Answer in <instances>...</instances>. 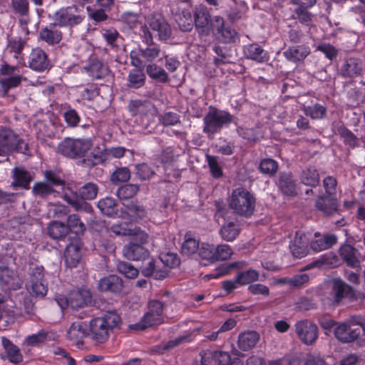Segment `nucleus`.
I'll return each instance as SVG.
<instances>
[{"instance_id":"1","label":"nucleus","mask_w":365,"mask_h":365,"mask_svg":"<svg viewBox=\"0 0 365 365\" xmlns=\"http://www.w3.org/2000/svg\"><path fill=\"white\" fill-rule=\"evenodd\" d=\"M122 319L116 310L107 311L101 317L90 321L89 331L91 339L97 343H105L113 330L120 328Z\"/></svg>"},{"instance_id":"2","label":"nucleus","mask_w":365,"mask_h":365,"mask_svg":"<svg viewBox=\"0 0 365 365\" xmlns=\"http://www.w3.org/2000/svg\"><path fill=\"white\" fill-rule=\"evenodd\" d=\"M202 132L208 138L219 133L223 128H227L233 123L234 116L227 110L210 106L203 119Z\"/></svg>"},{"instance_id":"3","label":"nucleus","mask_w":365,"mask_h":365,"mask_svg":"<svg viewBox=\"0 0 365 365\" xmlns=\"http://www.w3.org/2000/svg\"><path fill=\"white\" fill-rule=\"evenodd\" d=\"M29 144L19 134L7 128L0 129V156L8 157L13 153L26 154L29 151Z\"/></svg>"},{"instance_id":"4","label":"nucleus","mask_w":365,"mask_h":365,"mask_svg":"<svg viewBox=\"0 0 365 365\" xmlns=\"http://www.w3.org/2000/svg\"><path fill=\"white\" fill-rule=\"evenodd\" d=\"M164 304L158 299H151L148 302V311L141 317L139 322L129 325V329L143 331L148 327L163 323Z\"/></svg>"},{"instance_id":"5","label":"nucleus","mask_w":365,"mask_h":365,"mask_svg":"<svg viewBox=\"0 0 365 365\" xmlns=\"http://www.w3.org/2000/svg\"><path fill=\"white\" fill-rule=\"evenodd\" d=\"M230 207L236 214L250 217L255 210V198L245 188L239 187L232 192Z\"/></svg>"},{"instance_id":"6","label":"nucleus","mask_w":365,"mask_h":365,"mask_svg":"<svg viewBox=\"0 0 365 365\" xmlns=\"http://www.w3.org/2000/svg\"><path fill=\"white\" fill-rule=\"evenodd\" d=\"M91 146L92 142L89 139L66 138L59 143L58 149L65 157L78 159L83 158Z\"/></svg>"},{"instance_id":"7","label":"nucleus","mask_w":365,"mask_h":365,"mask_svg":"<svg viewBox=\"0 0 365 365\" xmlns=\"http://www.w3.org/2000/svg\"><path fill=\"white\" fill-rule=\"evenodd\" d=\"M86 16L82 9L72 5L63 7L56 11L53 15V21L60 27L72 28L81 24Z\"/></svg>"},{"instance_id":"8","label":"nucleus","mask_w":365,"mask_h":365,"mask_svg":"<svg viewBox=\"0 0 365 365\" xmlns=\"http://www.w3.org/2000/svg\"><path fill=\"white\" fill-rule=\"evenodd\" d=\"M75 73L84 71L92 80H102L108 76L110 68L101 58L95 54L91 55L85 66L81 68L78 66L71 67Z\"/></svg>"},{"instance_id":"9","label":"nucleus","mask_w":365,"mask_h":365,"mask_svg":"<svg viewBox=\"0 0 365 365\" xmlns=\"http://www.w3.org/2000/svg\"><path fill=\"white\" fill-rule=\"evenodd\" d=\"M146 47L139 46L137 51L130 53L131 64L135 67H143V61L153 62L160 54V46L155 43L146 44Z\"/></svg>"},{"instance_id":"10","label":"nucleus","mask_w":365,"mask_h":365,"mask_svg":"<svg viewBox=\"0 0 365 365\" xmlns=\"http://www.w3.org/2000/svg\"><path fill=\"white\" fill-rule=\"evenodd\" d=\"M331 294L336 304L343 300L352 302L356 299L355 289L339 277L331 280Z\"/></svg>"},{"instance_id":"11","label":"nucleus","mask_w":365,"mask_h":365,"mask_svg":"<svg viewBox=\"0 0 365 365\" xmlns=\"http://www.w3.org/2000/svg\"><path fill=\"white\" fill-rule=\"evenodd\" d=\"M295 331L301 341L307 345L313 344L318 338L317 326L308 319L297 322Z\"/></svg>"},{"instance_id":"12","label":"nucleus","mask_w":365,"mask_h":365,"mask_svg":"<svg viewBox=\"0 0 365 365\" xmlns=\"http://www.w3.org/2000/svg\"><path fill=\"white\" fill-rule=\"evenodd\" d=\"M193 17L195 29L199 35H208L210 30H215V25L211 23V16L206 6L200 5L196 7Z\"/></svg>"},{"instance_id":"13","label":"nucleus","mask_w":365,"mask_h":365,"mask_svg":"<svg viewBox=\"0 0 365 365\" xmlns=\"http://www.w3.org/2000/svg\"><path fill=\"white\" fill-rule=\"evenodd\" d=\"M30 282L32 292L36 297H43L48 292L46 281L44 278L43 266H35L30 268Z\"/></svg>"},{"instance_id":"14","label":"nucleus","mask_w":365,"mask_h":365,"mask_svg":"<svg viewBox=\"0 0 365 365\" xmlns=\"http://www.w3.org/2000/svg\"><path fill=\"white\" fill-rule=\"evenodd\" d=\"M98 288L102 292L120 295L124 289V282L116 274H108L98 281Z\"/></svg>"},{"instance_id":"15","label":"nucleus","mask_w":365,"mask_h":365,"mask_svg":"<svg viewBox=\"0 0 365 365\" xmlns=\"http://www.w3.org/2000/svg\"><path fill=\"white\" fill-rule=\"evenodd\" d=\"M89 334L88 325L86 322L78 321L71 324L67 331V338L78 349L83 346V340Z\"/></svg>"},{"instance_id":"16","label":"nucleus","mask_w":365,"mask_h":365,"mask_svg":"<svg viewBox=\"0 0 365 365\" xmlns=\"http://www.w3.org/2000/svg\"><path fill=\"white\" fill-rule=\"evenodd\" d=\"M29 67L37 72H43L50 67L46 53L41 48H33L28 58Z\"/></svg>"},{"instance_id":"17","label":"nucleus","mask_w":365,"mask_h":365,"mask_svg":"<svg viewBox=\"0 0 365 365\" xmlns=\"http://www.w3.org/2000/svg\"><path fill=\"white\" fill-rule=\"evenodd\" d=\"M309 240L302 231H297L294 237L289 243V249L296 258H302L309 253Z\"/></svg>"},{"instance_id":"18","label":"nucleus","mask_w":365,"mask_h":365,"mask_svg":"<svg viewBox=\"0 0 365 365\" xmlns=\"http://www.w3.org/2000/svg\"><path fill=\"white\" fill-rule=\"evenodd\" d=\"M147 23L153 31L158 32L160 40H167L170 37V26L160 14H151L148 17Z\"/></svg>"},{"instance_id":"19","label":"nucleus","mask_w":365,"mask_h":365,"mask_svg":"<svg viewBox=\"0 0 365 365\" xmlns=\"http://www.w3.org/2000/svg\"><path fill=\"white\" fill-rule=\"evenodd\" d=\"M279 191L285 196L295 197L297 195V181L292 173H280L277 182Z\"/></svg>"},{"instance_id":"20","label":"nucleus","mask_w":365,"mask_h":365,"mask_svg":"<svg viewBox=\"0 0 365 365\" xmlns=\"http://www.w3.org/2000/svg\"><path fill=\"white\" fill-rule=\"evenodd\" d=\"M334 336L343 343H349L355 341L361 334V327L351 329L347 322L337 324L334 329Z\"/></svg>"},{"instance_id":"21","label":"nucleus","mask_w":365,"mask_h":365,"mask_svg":"<svg viewBox=\"0 0 365 365\" xmlns=\"http://www.w3.org/2000/svg\"><path fill=\"white\" fill-rule=\"evenodd\" d=\"M316 208L326 216L339 213L337 199L334 196L321 195L315 201Z\"/></svg>"},{"instance_id":"22","label":"nucleus","mask_w":365,"mask_h":365,"mask_svg":"<svg viewBox=\"0 0 365 365\" xmlns=\"http://www.w3.org/2000/svg\"><path fill=\"white\" fill-rule=\"evenodd\" d=\"M339 255L348 267L354 269L361 268V262L358 257V250L354 246L344 243L339 249Z\"/></svg>"},{"instance_id":"23","label":"nucleus","mask_w":365,"mask_h":365,"mask_svg":"<svg viewBox=\"0 0 365 365\" xmlns=\"http://www.w3.org/2000/svg\"><path fill=\"white\" fill-rule=\"evenodd\" d=\"M202 365H229L230 355L227 352L207 351L200 354Z\"/></svg>"},{"instance_id":"24","label":"nucleus","mask_w":365,"mask_h":365,"mask_svg":"<svg viewBox=\"0 0 365 365\" xmlns=\"http://www.w3.org/2000/svg\"><path fill=\"white\" fill-rule=\"evenodd\" d=\"M123 255L129 260H145L149 257L150 252L144 246L135 242H130L123 250Z\"/></svg>"},{"instance_id":"25","label":"nucleus","mask_w":365,"mask_h":365,"mask_svg":"<svg viewBox=\"0 0 365 365\" xmlns=\"http://www.w3.org/2000/svg\"><path fill=\"white\" fill-rule=\"evenodd\" d=\"M57 26L58 25L54 21L42 28L39 31V38L48 45L58 44L62 39L63 34L57 29Z\"/></svg>"},{"instance_id":"26","label":"nucleus","mask_w":365,"mask_h":365,"mask_svg":"<svg viewBox=\"0 0 365 365\" xmlns=\"http://www.w3.org/2000/svg\"><path fill=\"white\" fill-rule=\"evenodd\" d=\"M70 307L72 309L83 308L91 301V292L86 289L73 290L68 293Z\"/></svg>"},{"instance_id":"27","label":"nucleus","mask_w":365,"mask_h":365,"mask_svg":"<svg viewBox=\"0 0 365 365\" xmlns=\"http://www.w3.org/2000/svg\"><path fill=\"white\" fill-rule=\"evenodd\" d=\"M128 109L132 115L146 116L156 111L154 104L149 100L130 101Z\"/></svg>"},{"instance_id":"28","label":"nucleus","mask_w":365,"mask_h":365,"mask_svg":"<svg viewBox=\"0 0 365 365\" xmlns=\"http://www.w3.org/2000/svg\"><path fill=\"white\" fill-rule=\"evenodd\" d=\"M316 239L309 242L311 249L319 252L331 248L337 242V237L334 234H327L321 236L319 232L314 234Z\"/></svg>"},{"instance_id":"29","label":"nucleus","mask_w":365,"mask_h":365,"mask_svg":"<svg viewBox=\"0 0 365 365\" xmlns=\"http://www.w3.org/2000/svg\"><path fill=\"white\" fill-rule=\"evenodd\" d=\"M362 63L356 58H346L340 68V74L344 78H353L361 75Z\"/></svg>"},{"instance_id":"30","label":"nucleus","mask_w":365,"mask_h":365,"mask_svg":"<svg viewBox=\"0 0 365 365\" xmlns=\"http://www.w3.org/2000/svg\"><path fill=\"white\" fill-rule=\"evenodd\" d=\"M246 58L257 63H264L269 59V55L259 44L257 43L247 45L244 48Z\"/></svg>"},{"instance_id":"31","label":"nucleus","mask_w":365,"mask_h":365,"mask_svg":"<svg viewBox=\"0 0 365 365\" xmlns=\"http://www.w3.org/2000/svg\"><path fill=\"white\" fill-rule=\"evenodd\" d=\"M1 344L9 362L19 364L24 360L20 349L6 336L1 337Z\"/></svg>"},{"instance_id":"32","label":"nucleus","mask_w":365,"mask_h":365,"mask_svg":"<svg viewBox=\"0 0 365 365\" xmlns=\"http://www.w3.org/2000/svg\"><path fill=\"white\" fill-rule=\"evenodd\" d=\"M216 23L217 25L215 26L217 28L215 34L217 38L225 43L234 42L237 32L229 26H226L222 18L217 17Z\"/></svg>"},{"instance_id":"33","label":"nucleus","mask_w":365,"mask_h":365,"mask_svg":"<svg viewBox=\"0 0 365 365\" xmlns=\"http://www.w3.org/2000/svg\"><path fill=\"white\" fill-rule=\"evenodd\" d=\"M13 174L12 187H19L25 190L30 188V183L33 180V176L30 172L23 168L16 167L13 170Z\"/></svg>"},{"instance_id":"34","label":"nucleus","mask_w":365,"mask_h":365,"mask_svg":"<svg viewBox=\"0 0 365 365\" xmlns=\"http://www.w3.org/2000/svg\"><path fill=\"white\" fill-rule=\"evenodd\" d=\"M51 332L42 329L36 334L25 337L23 344L30 347H41L48 341L53 340Z\"/></svg>"},{"instance_id":"35","label":"nucleus","mask_w":365,"mask_h":365,"mask_svg":"<svg viewBox=\"0 0 365 365\" xmlns=\"http://www.w3.org/2000/svg\"><path fill=\"white\" fill-rule=\"evenodd\" d=\"M64 257L66 265L68 267L74 268L78 265L81 258V247L77 242L75 243L71 242L66 246Z\"/></svg>"},{"instance_id":"36","label":"nucleus","mask_w":365,"mask_h":365,"mask_svg":"<svg viewBox=\"0 0 365 365\" xmlns=\"http://www.w3.org/2000/svg\"><path fill=\"white\" fill-rule=\"evenodd\" d=\"M310 53V48L309 46L304 45H298L290 46L285 51L283 55L285 58L289 61L297 63L302 61Z\"/></svg>"},{"instance_id":"37","label":"nucleus","mask_w":365,"mask_h":365,"mask_svg":"<svg viewBox=\"0 0 365 365\" xmlns=\"http://www.w3.org/2000/svg\"><path fill=\"white\" fill-rule=\"evenodd\" d=\"M259 335L257 331H248L240 334L237 340L238 347L247 351L253 349L259 341Z\"/></svg>"},{"instance_id":"38","label":"nucleus","mask_w":365,"mask_h":365,"mask_svg":"<svg viewBox=\"0 0 365 365\" xmlns=\"http://www.w3.org/2000/svg\"><path fill=\"white\" fill-rule=\"evenodd\" d=\"M145 74L141 67H135L129 71L126 85L130 88L138 89L145 85Z\"/></svg>"},{"instance_id":"39","label":"nucleus","mask_w":365,"mask_h":365,"mask_svg":"<svg viewBox=\"0 0 365 365\" xmlns=\"http://www.w3.org/2000/svg\"><path fill=\"white\" fill-rule=\"evenodd\" d=\"M175 20L182 31H190L194 25L193 17L189 9H182L175 14Z\"/></svg>"},{"instance_id":"40","label":"nucleus","mask_w":365,"mask_h":365,"mask_svg":"<svg viewBox=\"0 0 365 365\" xmlns=\"http://www.w3.org/2000/svg\"><path fill=\"white\" fill-rule=\"evenodd\" d=\"M245 262H233L229 264H223L217 267L212 273L207 274L205 277L208 279H217L224 275L227 274L236 268L242 269L244 267Z\"/></svg>"},{"instance_id":"41","label":"nucleus","mask_w":365,"mask_h":365,"mask_svg":"<svg viewBox=\"0 0 365 365\" xmlns=\"http://www.w3.org/2000/svg\"><path fill=\"white\" fill-rule=\"evenodd\" d=\"M299 178L302 183L312 187H316L319 182V173L313 166L304 169L302 171Z\"/></svg>"},{"instance_id":"42","label":"nucleus","mask_w":365,"mask_h":365,"mask_svg":"<svg viewBox=\"0 0 365 365\" xmlns=\"http://www.w3.org/2000/svg\"><path fill=\"white\" fill-rule=\"evenodd\" d=\"M336 130L345 145L352 149L359 146V138L344 125L338 126Z\"/></svg>"},{"instance_id":"43","label":"nucleus","mask_w":365,"mask_h":365,"mask_svg":"<svg viewBox=\"0 0 365 365\" xmlns=\"http://www.w3.org/2000/svg\"><path fill=\"white\" fill-rule=\"evenodd\" d=\"M97 206L102 214L105 215L114 217L118 214V203L113 197H106L101 199L98 202Z\"/></svg>"},{"instance_id":"44","label":"nucleus","mask_w":365,"mask_h":365,"mask_svg":"<svg viewBox=\"0 0 365 365\" xmlns=\"http://www.w3.org/2000/svg\"><path fill=\"white\" fill-rule=\"evenodd\" d=\"M240 229L239 225L234 222H229L224 224L220 230L221 237L227 242L234 241L240 235Z\"/></svg>"},{"instance_id":"45","label":"nucleus","mask_w":365,"mask_h":365,"mask_svg":"<svg viewBox=\"0 0 365 365\" xmlns=\"http://www.w3.org/2000/svg\"><path fill=\"white\" fill-rule=\"evenodd\" d=\"M68 227L63 222L53 221L48 227V235L55 240L63 239L69 233Z\"/></svg>"},{"instance_id":"46","label":"nucleus","mask_w":365,"mask_h":365,"mask_svg":"<svg viewBox=\"0 0 365 365\" xmlns=\"http://www.w3.org/2000/svg\"><path fill=\"white\" fill-rule=\"evenodd\" d=\"M146 73L148 76L160 83H167L169 80L168 75L166 71L160 66L150 63L146 66Z\"/></svg>"},{"instance_id":"47","label":"nucleus","mask_w":365,"mask_h":365,"mask_svg":"<svg viewBox=\"0 0 365 365\" xmlns=\"http://www.w3.org/2000/svg\"><path fill=\"white\" fill-rule=\"evenodd\" d=\"M15 274L12 269L8 267H0V287H8L9 289H15L19 287L14 282Z\"/></svg>"},{"instance_id":"48","label":"nucleus","mask_w":365,"mask_h":365,"mask_svg":"<svg viewBox=\"0 0 365 365\" xmlns=\"http://www.w3.org/2000/svg\"><path fill=\"white\" fill-rule=\"evenodd\" d=\"M307 8L305 6H299L292 14V19L298 20L302 24L309 27L313 23V15L308 11Z\"/></svg>"},{"instance_id":"49","label":"nucleus","mask_w":365,"mask_h":365,"mask_svg":"<svg viewBox=\"0 0 365 365\" xmlns=\"http://www.w3.org/2000/svg\"><path fill=\"white\" fill-rule=\"evenodd\" d=\"M64 109L63 117L67 126L72 128L78 127L81 121V118L78 112L71 108V106H68V107Z\"/></svg>"},{"instance_id":"50","label":"nucleus","mask_w":365,"mask_h":365,"mask_svg":"<svg viewBox=\"0 0 365 365\" xmlns=\"http://www.w3.org/2000/svg\"><path fill=\"white\" fill-rule=\"evenodd\" d=\"M303 111L307 116H309L312 119L319 120L325 117L327 108L322 104L315 103L304 106Z\"/></svg>"},{"instance_id":"51","label":"nucleus","mask_w":365,"mask_h":365,"mask_svg":"<svg viewBox=\"0 0 365 365\" xmlns=\"http://www.w3.org/2000/svg\"><path fill=\"white\" fill-rule=\"evenodd\" d=\"M259 272L253 269L239 272L237 275V282L240 285L251 284L252 282L259 280Z\"/></svg>"},{"instance_id":"52","label":"nucleus","mask_w":365,"mask_h":365,"mask_svg":"<svg viewBox=\"0 0 365 365\" xmlns=\"http://www.w3.org/2000/svg\"><path fill=\"white\" fill-rule=\"evenodd\" d=\"M22 76L21 75H14L7 78H4L0 80V87L4 95L12 89L17 88L22 81Z\"/></svg>"},{"instance_id":"53","label":"nucleus","mask_w":365,"mask_h":365,"mask_svg":"<svg viewBox=\"0 0 365 365\" xmlns=\"http://www.w3.org/2000/svg\"><path fill=\"white\" fill-rule=\"evenodd\" d=\"M98 187L93 182H87L78 190V195L83 200H93L96 197Z\"/></svg>"},{"instance_id":"54","label":"nucleus","mask_w":365,"mask_h":365,"mask_svg":"<svg viewBox=\"0 0 365 365\" xmlns=\"http://www.w3.org/2000/svg\"><path fill=\"white\" fill-rule=\"evenodd\" d=\"M116 267L118 272L123 274L126 278L128 279H135L139 274V270L132 264L127 262H118Z\"/></svg>"},{"instance_id":"55","label":"nucleus","mask_w":365,"mask_h":365,"mask_svg":"<svg viewBox=\"0 0 365 365\" xmlns=\"http://www.w3.org/2000/svg\"><path fill=\"white\" fill-rule=\"evenodd\" d=\"M69 231L76 234L83 233L86 230V226L76 214L68 215L67 225Z\"/></svg>"},{"instance_id":"56","label":"nucleus","mask_w":365,"mask_h":365,"mask_svg":"<svg viewBox=\"0 0 365 365\" xmlns=\"http://www.w3.org/2000/svg\"><path fill=\"white\" fill-rule=\"evenodd\" d=\"M278 163L272 158L262 159L259 165V169L264 174L273 176L278 170Z\"/></svg>"},{"instance_id":"57","label":"nucleus","mask_w":365,"mask_h":365,"mask_svg":"<svg viewBox=\"0 0 365 365\" xmlns=\"http://www.w3.org/2000/svg\"><path fill=\"white\" fill-rule=\"evenodd\" d=\"M139 191V186L135 184H126L120 187L117 195L120 200H128L134 197Z\"/></svg>"},{"instance_id":"58","label":"nucleus","mask_w":365,"mask_h":365,"mask_svg":"<svg viewBox=\"0 0 365 365\" xmlns=\"http://www.w3.org/2000/svg\"><path fill=\"white\" fill-rule=\"evenodd\" d=\"M53 192V187L46 182H37L34 185L32 188L33 194L41 197H46Z\"/></svg>"},{"instance_id":"59","label":"nucleus","mask_w":365,"mask_h":365,"mask_svg":"<svg viewBox=\"0 0 365 365\" xmlns=\"http://www.w3.org/2000/svg\"><path fill=\"white\" fill-rule=\"evenodd\" d=\"M199 241L192 237H185L181 247V252L182 255L187 256L192 255L199 250Z\"/></svg>"},{"instance_id":"60","label":"nucleus","mask_w":365,"mask_h":365,"mask_svg":"<svg viewBox=\"0 0 365 365\" xmlns=\"http://www.w3.org/2000/svg\"><path fill=\"white\" fill-rule=\"evenodd\" d=\"M206 161L212 176L217 179L221 178L223 175V171L218 163L217 157L207 154Z\"/></svg>"},{"instance_id":"61","label":"nucleus","mask_w":365,"mask_h":365,"mask_svg":"<svg viewBox=\"0 0 365 365\" xmlns=\"http://www.w3.org/2000/svg\"><path fill=\"white\" fill-rule=\"evenodd\" d=\"M199 256L202 259L210 263L215 262V246L208 243H202L198 250Z\"/></svg>"},{"instance_id":"62","label":"nucleus","mask_w":365,"mask_h":365,"mask_svg":"<svg viewBox=\"0 0 365 365\" xmlns=\"http://www.w3.org/2000/svg\"><path fill=\"white\" fill-rule=\"evenodd\" d=\"M130 178V170L126 167L117 168L111 175L110 180L117 184L119 182H127Z\"/></svg>"},{"instance_id":"63","label":"nucleus","mask_w":365,"mask_h":365,"mask_svg":"<svg viewBox=\"0 0 365 365\" xmlns=\"http://www.w3.org/2000/svg\"><path fill=\"white\" fill-rule=\"evenodd\" d=\"M99 92L98 85L92 83L87 84L83 90L81 91L80 96L83 100L91 101L99 95Z\"/></svg>"},{"instance_id":"64","label":"nucleus","mask_w":365,"mask_h":365,"mask_svg":"<svg viewBox=\"0 0 365 365\" xmlns=\"http://www.w3.org/2000/svg\"><path fill=\"white\" fill-rule=\"evenodd\" d=\"M154 174V170L147 163L135 165V175L141 180H149Z\"/></svg>"}]
</instances>
